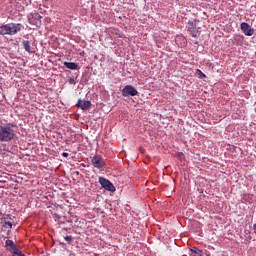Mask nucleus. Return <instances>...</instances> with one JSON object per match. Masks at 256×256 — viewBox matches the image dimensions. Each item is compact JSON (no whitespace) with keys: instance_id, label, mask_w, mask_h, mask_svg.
Instances as JSON below:
<instances>
[{"instance_id":"11","label":"nucleus","mask_w":256,"mask_h":256,"mask_svg":"<svg viewBox=\"0 0 256 256\" xmlns=\"http://www.w3.org/2000/svg\"><path fill=\"white\" fill-rule=\"evenodd\" d=\"M234 41H236V45H243V41H245V37L241 34H237L234 36Z\"/></svg>"},{"instance_id":"10","label":"nucleus","mask_w":256,"mask_h":256,"mask_svg":"<svg viewBox=\"0 0 256 256\" xmlns=\"http://www.w3.org/2000/svg\"><path fill=\"white\" fill-rule=\"evenodd\" d=\"M64 67L75 71L79 67V65L75 62H64Z\"/></svg>"},{"instance_id":"18","label":"nucleus","mask_w":256,"mask_h":256,"mask_svg":"<svg viewBox=\"0 0 256 256\" xmlns=\"http://www.w3.org/2000/svg\"><path fill=\"white\" fill-rule=\"evenodd\" d=\"M192 251H194V253H196L197 255H201V253H203V251L197 249V248H193Z\"/></svg>"},{"instance_id":"17","label":"nucleus","mask_w":256,"mask_h":256,"mask_svg":"<svg viewBox=\"0 0 256 256\" xmlns=\"http://www.w3.org/2000/svg\"><path fill=\"white\" fill-rule=\"evenodd\" d=\"M197 73H198L200 79H205L207 77V75H205V73H203L201 70H197Z\"/></svg>"},{"instance_id":"16","label":"nucleus","mask_w":256,"mask_h":256,"mask_svg":"<svg viewBox=\"0 0 256 256\" xmlns=\"http://www.w3.org/2000/svg\"><path fill=\"white\" fill-rule=\"evenodd\" d=\"M64 240L67 241L68 245H71L73 243V236H65Z\"/></svg>"},{"instance_id":"19","label":"nucleus","mask_w":256,"mask_h":256,"mask_svg":"<svg viewBox=\"0 0 256 256\" xmlns=\"http://www.w3.org/2000/svg\"><path fill=\"white\" fill-rule=\"evenodd\" d=\"M69 83H70V85H74V83H75V78H70V79H69Z\"/></svg>"},{"instance_id":"9","label":"nucleus","mask_w":256,"mask_h":256,"mask_svg":"<svg viewBox=\"0 0 256 256\" xmlns=\"http://www.w3.org/2000/svg\"><path fill=\"white\" fill-rule=\"evenodd\" d=\"M2 227L4 229H7L8 231H11L13 229V223L11 221H7V219H2Z\"/></svg>"},{"instance_id":"7","label":"nucleus","mask_w":256,"mask_h":256,"mask_svg":"<svg viewBox=\"0 0 256 256\" xmlns=\"http://www.w3.org/2000/svg\"><path fill=\"white\" fill-rule=\"evenodd\" d=\"M76 107H78L79 109H82V111H87V109L91 108V101H85V100H81L79 99Z\"/></svg>"},{"instance_id":"3","label":"nucleus","mask_w":256,"mask_h":256,"mask_svg":"<svg viewBox=\"0 0 256 256\" xmlns=\"http://www.w3.org/2000/svg\"><path fill=\"white\" fill-rule=\"evenodd\" d=\"M98 183L101 185L103 189H105L106 191H109L110 193H115V191H117V189L115 188V185H113V183L109 181V179L103 176H100L98 178Z\"/></svg>"},{"instance_id":"2","label":"nucleus","mask_w":256,"mask_h":256,"mask_svg":"<svg viewBox=\"0 0 256 256\" xmlns=\"http://www.w3.org/2000/svg\"><path fill=\"white\" fill-rule=\"evenodd\" d=\"M22 28V24L8 23L0 26V35H17Z\"/></svg>"},{"instance_id":"5","label":"nucleus","mask_w":256,"mask_h":256,"mask_svg":"<svg viewBox=\"0 0 256 256\" xmlns=\"http://www.w3.org/2000/svg\"><path fill=\"white\" fill-rule=\"evenodd\" d=\"M240 29L246 37H252V35H255V29H253V27H251L247 22H242L240 24Z\"/></svg>"},{"instance_id":"20","label":"nucleus","mask_w":256,"mask_h":256,"mask_svg":"<svg viewBox=\"0 0 256 256\" xmlns=\"http://www.w3.org/2000/svg\"><path fill=\"white\" fill-rule=\"evenodd\" d=\"M62 157H69V153L63 152V153H62Z\"/></svg>"},{"instance_id":"13","label":"nucleus","mask_w":256,"mask_h":256,"mask_svg":"<svg viewBox=\"0 0 256 256\" xmlns=\"http://www.w3.org/2000/svg\"><path fill=\"white\" fill-rule=\"evenodd\" d=\"M33 19H36V25H41V15L39 13H34Z\"/></svg>"},{"instance_id":"6","label":"nucleus","mask_w":256,"mask_h":256,"mask_svg":"<svg viewBox=\"0 0 256 256\" xmlns=\"http://www.w3.org/2000/svg\"><path fill=\"white\" fill-rule=\"evenodd\" d=\"M122 95L124 97H135L139 95V92L132 85H127L122 89Z\"/></svg>"},{"instance_id":"15","label":"nucleus","mask_w":256,"mask_h":256,"mask_svg":"<svg viewBox=\"0 0 256 256\" xmlns=\"http://www.w3.org/2000/svg\"><path fill=\"white\" fill-rule=\"evenodd\" d=\"M189 33L190 35H192V37H199L200 35V33L197 30H195V28H190Z\"/></svg>"},{"instance_id":"8","label":"nucleus","mask_w":256,"mask_h":256,"mask_svg":"<svg viewBox=\"0 0 256 256\" xmlns=\"http://www.w3.org/2000/svg\"><path fill=\"white\" fill-rule=\"evenodd\" d=\"M5 248L7 249V251H10V253H12V251L17 248V245L15 244V242H13V240H6Z\"/></svg>"},{"instance_id":"12","label":"nucleus","mask_w":256,"mask_h":256,"mask_svg":"<svg viewBox=\"0 0 256 256\" xmlns=\"http://www.w3.org/2000/svg\"><path fill=\"white\" fill-rule=\"evenodd\" d=\"M22 45H23L25 51H27V53H33V51H31V43L28 40H24L22 42Z\"/></svg>"},{"instance_id":"14","label":"nucleus","mask_w":256,"mask_h":256,"mask_svg":"<svg viewBox=\"0 0 256 256\" xmlns=\"http://www.w3.org/2000/svg\"><path fill=\"white\" fill-rule=\"evenodd\" d=\"M11 253H12L13 256H25V255L21 252V250H19V248H16V249L12 250Z\"/></svg>"},{"instance_id":"1","label":"nucleus","mask_w":256,"mask_h":256,"mask_svg":"<svg viewBox=\"0 0 256 256\" xmlns=\"http://www.w3.org/2000/svg\"><path fill=\"white\" fill-rule=\"evenodd\" d=\"M15 125L14 123H7L0 125V141L2 143H9L15 139Z\"/></svg>"},{"instance_id":"4","label":"nucleus","mask_w":256,"mask_h":256,"mask_svg":"<svg viewBox=\"0 0 256 256\" xmlns=\"http://www.w3.org/2000/svg\"><path fill=\"white\" fill-rule=\"evenodd\" d=\"M91 164L93 165V167H95V169H105L106 167V163H105V159H103V157L101 155H94L91 159Z\"/></svg>"}]
</instances>
